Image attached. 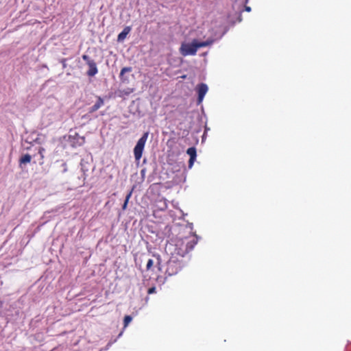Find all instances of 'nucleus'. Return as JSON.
I'll return each mask as SVG.
<instances>
[{"label":"nucleus","instance_id":"obj_1","mask_svg":"<svg viewBox=\"0 0 351 351\" xmlns=\"http://www.w3.org/2000/svg\"><path fill=\"white\" fill-rule=\"evenodd\" d=\"M182 56L195 55L197 50V39L194 38L191 43H183L180 47Z\"/></svg>","mask_w":351,"mask_h":351},{"label":"nucleus","instance_id":"obj_2","mask_svg":"<svg viewBox=\"0 0 351 351\" xmlns=\"http://www.w3.org/2000/svg\"><path fill=\"white\" fill-rule=\"evenodd\" d=\"M149 132H145L143 136L141 137V138L138 141L136 146L134 149V154L135 159L136 160H138L142 157L143 152L144 149V147L145 145V143L147 141V139L148 138Z\"/></svg>","mask_w":351,"mask_h":351},{"label":"nucleus","instance_id":"obj_3","mask_svg":"<svg viewBox=\"0 0 351 351\" xmlns=\"http://www.w3.org/2000/svg\"><path fill=\"white\" fill-rule=\"evenodd\" d=\"M186 153L190 156V158L189 160V167L191 168L196 159V148L195 147H190L187 149Z\"/></svg>","mask_w":351,"mask_h":351},{"label":"nucleus","instance_id":"obj_4","mask_svg":"<svg viewBox=\"0 0 351 351\" xmlns=\"http://www.w3.org/2000/svg\"><path fill=\"white\" fill-rule=\"evenodd\" d=\"M215 40V34L213 32L209 33V36L207 37L206 40H199V48L206 47L213 44Z\"/></svg>","mask_w":351,"mask_h":351},{"label":"nucleus","instance_id":"obj_5","mask_svg":"<svg viewBox=\"0 0 351 351\" xmlns=\"http://www.w3.org/2000/svg\"><path fill=\"white\" fill-rule=\"evenodd\" d=\"M208 88L206 84H199V104H200L204 99V95L207 93Z\"/></svg>","mask_w":351,"mask_h":351},{"label":"nucleus","instance_id":"obj_6","mask_svg":"<svg viewBox=\"0 0 351 351\" xmlns=\"http://www.w3.org/2000/svg\"><path fill=\"white\" fill-rule=\"evenodd\" d=\"M89 69L87 71V75L90 77H93L96 75L98 72L97 64L93 60L88 64Z\"/></svg>","mask_w":351,"mask_h":351},{"label":"nucleus","instance_id":"obj_7","mask_svg":"<svg viewBox=\"0 0 351 351\" xmlns=\"http://www.w3.org/2000/svg\"><path fill=\"white\" fill-rule=\"evenodd\" d=\"M130 31L131 27L126 26L123 29V30L118 35L117 41L119 43L123 42L128 36V34L130 32Z\"/></svg>","mask_w":351,"mask_h":351},{"label":"nucleus","instance_id":"obj_8","mask_svg":"<svg viewBox=\"0 0 351 351\" xmlns=\"http://www.w3.org/2000/svg\"><path fill=\"white\" fill-rule=\"evenodd\" d=\"M57 171L60 173H65L67 171L66 163L63 160H57L56 162Z\"/></svg>","mask_w":351,"mask_h":351},{"label":"nucleus","instance_id":"obj_9","mask_svg":"<svg viewBox=\"0 0 351 351\" xmlns=\"http://www.w3.org/2000/svg\"><path fill=\"white\" fill-rule=\"evenodd\" d=\"M104 104V99L101 97H98L96 103L90 108L89 112L93 113L97 111Z\"/></svg>","mask_w":351,"mask_h":351},{"label":"nucleus","instance_id":"obj_10","mask_svg":"<svg viewBox=\"0 0 351 351\" xmlns=\"http://www.w3.org/2000/svg\"><path fill=\"white\" fill-rule=\"evenodd\" d=\"M32 160V156L29 154H26L23 155L20 159H19V166L21 169H23V165H25L27 163L30 162Z\"/></svg>","mask_w":351,"mask_h":351},{"label":"nucleus","instance_id":"obj_11","mask_svg":"<svg viewBox=\"0 0 351 351\" xmlns=\"http://www.w3.org/2000/svg\"><path fill=\"white\" fill-rule=\"evenodd\" d=\"M197 238L189 241L186 245V252H189L192 251L194 249L195 245L197 244Z\"/></svg>","mask_w":351,"mask_h":351},{"label":"nucleus","instance_id":"obj_12","mask_svg":"<svg viewBox=\"0 0 351 351\" xmlns=\"http://www.w3.org/2000/svg\"><path fill=\"white\" fill-rule=\"evenodd\" d=\"M132 70V67L130 66H128V67H123L121 71V73H120V75H119V77L121 78V81H125L126 80V79L124 78V75L125 73H130L131 72Z\"/></svg>","mask_w":351,"mask_h":351},{"label":"nucleus","instance_id":"obj_13","mask_svg":"<svg viewBox=\"0 0 351 351\" xmlns=\"http://www.w3.org/2000/svg\"><path fill=\"white\" fill-rule=\"evenodd\" d=\"M134 188V186H133L132 189L126 195L124 203H123V206H122L123 210H125L126 208L128 203V201H129V199H130V197L132 195V191H133Z\"/></svg>","mask_w":351,"mask_h":351},{"label":"nucleus","instance_id":"obj_14","mask_svg":"<svg viewBox=\"0 0 351 351\" xmlns=\"http://www.w3.org/2000/svg\"><path fill=\"white\" fill-rule=\"evenodd\" d=\"M131 321H132V317H131V316H130V315H126V316H125V317H124V320H123V322H124V326H125H125H128V324Z\"/></svg>","mask_w":351,"mask_h":351},{"label":"nucleus","instance_id":"obj_15","mask_svg":"<svg viewBox=\"0 0 351 351\" xmlns=\"http://www.w3.org/2000/svg\"><path fill=\"white\" fill-rule=\"evenodd\" d=\"M82 59L86 61V64H88V63H90V62L93 61V60L90 59V58L88 56V55H83L82 56Z\"/></svg>","mask_w":351,"mask_h":351},{"label":"nucleus","instance_id":"obj_16","mask_svg":"<svg viewBox=\"0 0 351 351\" xmlns=\"http://www.w3.org/2000/svg\"><path fill=\"white\" fill-rule=\"evenodd\" d=\"M153 261L152 259H149L146 265L147 270H149L153 266Z\"/></svg>","mask_w":351,"mask_h":351},{"label":"nucleus","instance_id":"obj_17","mask_svg":"<svg viewBox=\"0 0 351 351\" xmlns=\"http://www.w3.org/2000/svg\"><path fill=\"white\" fill-rule=\"evenodd\" d=\"M210 129L206 126L205 125V130H204V132L202 136V142L204 143L205 141V139H206V132L209 130Z\"/></svg>","mask_w":351,"mask_h":351},{"label":"nucleus","instance_id":"obj_18","mask_svg":"<svg viewBox=\"0 0 351 351\" xmlns=\"http://www.w3.org/2000/svg\"><path fill=\"white\" fill-rule=\"evenodd\" d=\"M45 151V149L43 147H40L38 149V154L40 155V158L43 160L44 158L43 152Z\"/></svg>","mask_w":351,"mask_h":351},{"label":"nucleus","instance_id":"obj_19","mask_svg":"<svg viewBox=\"0 0 351 351\" xmlns=\"http://www.w3.org/2000/svg\"><path fill=\"white\" fill-rule=\"evenodd\" d=\"M147 293H148V294H152V293H156V287H152L149 288L147 291Z\"/></svg>","mask_w":351,"mask_h":351},{"label":"nucleus","instance_id":"obj_20","mask_svg":"<svg viewBox=\"0 0 351 351\" xmlns=\"http://www.w3.org/2000/svg\"><path fill=\"white\" fill-rule=\"evenodd\" d=\"M60 62L62 64L63 68H66V59L63 58L60 60Z\"/></svg>","mask_w":351,"mask_h":351},{"label":"nucleus","instance_id":"obj_21","mask_svg":"<svg viewBox=\"0 0 351 351\" xmlns=\"http://www.w3.org/2000/svg\"><path fill=\"white\" fill-rule=\"evenodd\" d=\"M246 10L247 12H250L251 10V8L250 7H246Z\"/></svg>","mask_w":351,"mask_h":351},{"label":"nucleus","instance_id":"obj_22","mask_svg":"<svg viewBox=\"0 0 351 351\" xmlns=\"http://www.w3.org/2000/svg\"><path fill=\"white\" fill-rule=\"evenodd\" d=\"M195 90L196 92H197V86H196V87L195 88Z\"/></svg>","mask_w":351,"mask_h":351}]
</instances>
